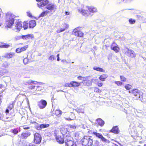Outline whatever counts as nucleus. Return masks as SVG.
<instances>
[{"instance_id":"8fccbe9b","label":"nucleus","mask_w":146,"mask_h":146,"mask_svg":"<svg viewBox=\"0 0 146 146\" xmlns=\"http://www.w3.org/2000/svg\"><path fill=\"white\" fill-rule=\"evenodd\" d=\"M16 52L17 53H20L21 52V50L20 47L16 49Z\"/></svg>"},{"instance_id":"2f4dec72","label":"nucleus","mask_w":146,"mask_h":146,"mask_svg":"<svg viewBox=\"0 0 146 146\" xmlns=\"http://www.w3.org/2000/svg\"><path fill=\"white\" fill-rule=\"evenodd\" d=\"M47 12L46 11H44L39 16V17H43L44 16L46 15L47 13Z\"/></svg>"},{"instance_id":"393cba45","label":"nucleus","mask_w":146,"mask_h":146,"mask_svg":"<svg viewBox=\"0 0 146 146\" xmlns=\"http://www.w3.org/2000/svg\"><path fill=\"white\" fill-rule=\"evenodd\" d=\"M46 7L47 9L51 11L54 9V5L52 4H49L47 5Z\"/></svg>"},{"instance_id":"49530a36","label":"nucleus","mask_w":146,"mask_h":146,"mask_svg":"<svg viewBox=\"0 0 146 146\" xmlns=\"http://www.w3.org/2000/svg\"><path fill=\"white\" fill-rule=\"evenodd\" d=\"M64 86L65 87H72V85L71 84V82L70 83H66L65 84Z\"/></svg>"},{"instance_id":"052dcab7","label":"nucleus","mask_w":146,"mask_h":146,"mask_svg":"<svg viewBox=\"0 0 146 146\" xmlns=\"http://www.w3.org/2000/svg\"><path fill=\"white\" fill-rule=\"evenodd\" d=\"M70 14V12L68 11H65V14L66 15H68Z\"/></svg>"},{"instance_id":"e2e57ef3","label":"nucleus","mask_w":146,"mask_h":146,"mask_svg":"<svg viewBox=\"0 0 146 146\" xmlns=\"http://www.w3.org/2000/svg\"><path fill=\"white\" fill-rule=\"evenodd\" d=\"M57 60L58 61H59L60 60V59H59V54H58L57 55Z\"/></svg>"},{"instance_id":"423d86ee","label":"nucleus","mask_w":146,"mask_h":146,"mask_svg":"<svg viewBox=\"0 0 146 146\" xmlns=\"http://www.w3.org/2000/svg\"><path fill=\"white\" fill-rule=\"evenodd\" d=\"M38 1L37 5L40 8L43 9V7L46 5L48 1L47 0H36Z\"/></svg>"},{"instance_id":"f257e3e1","label":"nucleus","mask_w":146,"mask_h":146,"mask_svg":"<svg viewBox=\"0 0 146 146\" xmlns=\"http://www.w3.org/2000/svg\"><path fill=\"white\" fill-rule=\"evenodd\" d=\"M16 16L11 12H8L5 14V19L7 27H11L15 32H19L22 27V22L16 20Z\"/></svg>"},{"instance_id":"69168bd1","label":"nucleus","mask_w":146,"mask_h":146,"mask_svg":"<svg viewBox=\"0 0 146 146\" xmlns=\"http://www.w3.org/2000/svg\"><path fill=\"white\" fill-rule=\"evenodd\" d=\"M72 146H78L76 144V143H73V144L72 145Z\"/></svg>"},{"instance_id":"a18cd8bd","label":"nucleus","mask_w":146,"mask_h":146,"mask_svg":"<svg viewBox=\"0 0 146 146\" xmlns=\"http://www.w3.org/2000/svg\"><path fill=\"white\" fill-rule=\"evenodd\" d=\"M55 99L54 98V96L52 95H51V101L52 103V106H53L54 103V100Z\"/></svg>"},{"instance_id":"de8ad7c7","label":"nucleus","mask_w":146,"mask_h":146,"mask_svg":"<svg viewBox=\"0 0 146 146\" xmlns=\"http://www.w3.org/2000/svg\"><path fill=\"white\" fill-rule=\"evenodd\" d=\"M54 55H52L50 56L49 58V60L52 61L54 60Z\"/></svg>"},{"instance_id":"7ed1b4c3","label":"nucleus","mask_w":146,"mask_h":146,"mask_svg":"<svg viewBox=\"0 0 146 146\" xmlns=\"http://www.w3.org/2000/svg\"><path fill=\"white\" fill-rule=\"evenodd\" d=\"M93 141L89 136H85L82 138L81 142L83 146H91L92 145Z\"/></svg>"},{"instance_id":"09e8293b","label":"nucleus","mask_w":146,"mask_h":146,"mask_svg":"<svg viewBox=\"0 0 146 146\" xmlns=\"http://www.w3.org/2000/svg\"><path fill=\"white\" fill-rule=\"evenodd\" d=\"M28 62V60L27 58H25L23 60V62L25 64H27Z\"/></svg>"},{"instance_id":"f704fd0d","label":"nucleus","mask_w":146,"mask_h":146,"mask_svg":"<svg viewBox=\"0 0 146 146\" xmlns=\"http://www.w3.org/2000/svg\"><path fill=\"white\" fill-rule=\"evenodd\" d=\"M42 129L44 128L48 127L49 125L48 124H42L40 125Z\"/></svg>"},{"instance_id":"dca6fc26","label":"nucleus","mask_w":146,"mask_h":146,"mask_svg":"<svg viewBox=\"0 0 146 146\" xmlns=\"http://www.w3.org/2000/svg\"><path fill=\"white\" fill-rule=\"evenodd\" d=\"M86 78H85L84 80L82 82L83 84L87 86H90L92 84L91 81L89 80L86 79Z\"/></svg>"},{"instance_id":"aec40b11","label":"nucleus","mask_w":146,"mask_h":146,"mask_svg":"<svg viewBox=\"0 0 146 146\" xmlns=\"http://www.w3.org/2000/svg\"><path fill=\"white\" fill-rule=\"evenodd\" d=\"M96 121L97 122L98 125L101 126L102 127L104 126L105 124L104 121L103 120L99 118L96 120Z\"/></svg>"},{"instance_id":"bb28decb","label":"nucleus","mask_w":146,"mask_h":146,"mask_svg":"<svg viewBox=\"0 0 146 146\" xmlns=\"http://www.w3.org/2000/svg\"><path fill=\"white\" fill-rule=\"evenodd\" d=\"M132 93L135 96H137L139 94V90L137 89L133 90L132 91Z\"/></svg>"},{"instance_id":"4d7b16f0","label":"nucleus","mask_w":146,"mask_h":146,"mask_svg":"<svg viewBox=\"0 0 146 146\" xmlns=\"http://www.w3.org/2000/svg\"><path fill=\"white\" fill-rule=\"evenodd\" d=\"M27 15L29 17H32V15H31V13L29 12H27Z\"/></svg>"},{"instance_id":"ea45409f","label":"nucleus","mask_w":146,"mask_h":146,"mask_svg":"<svg viewBox=\"0 0 146 146\" xmlns=\"http://www.w3.org/2000/svg\"><path fill=\"white\" fill-rule=\"evenodd\" d=\"M120 79L121 81L123 82H125L126 80V78L124 77L121 76H120Z\"/></svg>"},{"instance_id":"72a5a7b5","label":"nucleus","mask_w":146,"mask_h":146,"mask_svg":"<svg viewBox=\"0 0 146 146\" xmlns=\"http://www.w3.org/2000/svg\"><path fill=\"white\" fill-rule=\"evenodd\" d=\"M129 21L131 24H134L135 23V20L132 19H130L129 20Z\"/></svg>"},{"instance_id":"c03bdc74","label":"nucleus","mask_w":146,"mask_h":146,"mask_svg":"<svg viewBox=\"0 0 146 146\" xmlns=\"http://www.w3.org/2000/svg\"><path fill=\"white\" fill-rule=\"evenodd\" d=\"M68 126L72 129H75L76 128V126L74 125L69 124L68 125Z\"/></svg>"},{"instance_id":"cd10ccee","label":"nucleus","mask_w":146,"mask_h":146,"mask_svg":"<svg viewBox=\"0 0 146 146\" xmlns=\"http://www.w3.org/2000/svg\"><path fill=\"white\" fill-rule=\"evenodd\" d=\"M62 111L60 110H55V115L58 117H60L62 113Z\"/></svg>"},{"instance_id":"9d476101","label":"nucleus","mask_w":146,"mask_h":146,"mask_svg":"<svg viewBox=\"0 0 146 146\" xmlns=\"http://www.w3.org/2000/svg\"><path fill=\"white\" fill-rule=\"evenodd\" d=\"M73 139L71 136H68L66 138L65 142L68 146H72L74 143Z\"/></svg>"},{"instance_id":"a19ab883","label":"nucleus","mask_w":146,"mask_h":146,"mask_svg":"<svg viewBox=\"0 0 146 146\" xmlns=\"http://www.w3.org/2000/svg\"><path fill=\"white\" fill-rule=\"evenodd\" d=\"M15 39L16 40H20L21 39H22V36H16L15 37Z\"/></svg>"},{"instance_id":"2eb2a0df","label":"nucleus","mask_w":146,"mask_h":146,"mask_svg":"<svg viewBox=\"0 0 146 146\" xmlns=\"http://www.w3.org/2000/svg\"><path fill=\"white\" fill-rule=\"evenodd\" d=\"M22 39L23 40H27L31 39L33 37V35L32 34H28L26 35H23Z\"/></svg>"},{"instance_id":"338daca9","label":"nucleus","mask_w":146,"mask_h":146,"mask_svg":"<svg viewBox=\"0 0 146 146\" xmlns=\"http://www.w3.org/2000/svg\"><path fill=\"white\" fill-rule=\"evenodd\" d=\"M96 80L95 79H92V81L93 82H96Z\"/></svg>"},{"instance_id":"f8f14e48","label":"nucleus","mask_w":146,"mask_h":146,"mask_svg":"<svg viewBox=\"0 0 146 146\" xmlns=\"http://www.w3.org/2000/svg\"><path fill=\"white\" fill-rule=\"evenodd\" d=\"M73 33L76 36L81 37L83 35V33L81 31H78L77 29H74L73 31Z\"/></svg>"},{"instance_id":"680f3d73","label":"nucleus","mask_w":146,"mask_h":146,"mask_svg":"<svg viewBox=\"0 0 146 146\" xmlns=\"http://www.w3.org/2000/svg\"><path fill=\"white\" fill-rule=\"evenodd\" d=\"M9 109H6V111H5V112L7 114V113H9Z\"/></svg>"},{"instance_id":"4468645a","label":"nucleus","mask_w":146,"mask_h":146,"mask_svg":"<svg viewBox=\"0 0 146 146\" xmlns=\"http://www.w3.org/2000/svg\"><path fill=\"white\" fill-rule=\"evenodd\" d=\"M31 135V133L29 131L23 133L21 135V137L22 139H26Z\"/></svg>"},{"instance_id":"4c0bfd02","label":"nucleus","mask_w":146,"mask_h":146,"mask_svg":"<svg viewBox=\"0 0 146 146\" xmlns=\"http://www.w3.org/2000/svg\"><path fill=\"white\" fill-rule=\"evenodd\" d=\"M11 130V132L15 134H17L18 133V130L16 129H14Z\"/></svg>"},{"instance_id":"20e7f679","label":"nucleus","mask_w":146,"mask_h":146,"mask_svg":"<svg viewBox=\"0 0 146 146\" xmlns=\"http://www.w3.org/2000/svg\"><path fill=\"white\" fill-rule=\"evenodd\" d=\"M67 132V129L65 128H63L62 129V135L61 136L58 135L56 136V139L57 141L60 144L64 143L65 141L64 139V135H65Z\"/></svg>"},{"instance_id":"5fc2aeb1","label":"nucleus","mask_w":146,"mask_h":146,"mask_svg":"<svg viewBox=\"0 0 146 146\" xmlns=\"http://www.w3.org/2000/svg\"><path fill=\"white\" fill-rule=\"evenodd\" d=\"M35 86H30L29 87V88L30 89H33L35 88Z\"/></svg>"},{"instance_id":"9b49d317","label":"nucleus","mask_w":146,"mask_h":146,"mask_svg":"<svg viewBox=\"0 0 146 146\" xmlns=\"http://www.w3.org/2000/svg\"><path fill=\"white\" fill-rule=\"evenodd\" d=\"M69 27L68 24L64 23L61 25L60 29V30H58L56 31V32L58 33H60V32L64 31L66 29H67Z\"/></svg>"},{"instance_id":"4be33fe9","label":"nucleus","mask_w":146,"mask_h":146,"mask_svg":"<svg viewBox=\"0 0 146 146\" xmlns=\"http://www.w3.org/2000/svg\"><path fill=\"white\" fill-rule=\"evenodd\" d=\"M111 131L115 133H118L119 132V130L117 126L113 127L111 130Z\"/></svg>"},{"instance_id":"6ab92c4d","label":"nucleus","mask_w":146,"mask_h":146,"mask_svg":"<svg viewBox=\"0 0 146 146\" xmlns=\"http://www.w3.org/2000/svg\"><path fill=\"white\" fill-rule=\"evenodd\" d=\"M35 82H37L34 81H33L31 80H28L25 81L23 82V84L25 85H30V84H35Z\"/></svg>"},{"instance_id":"bf43d9fd","label":"nucleus","mask_w":146,"mask_h":146,"mask_svg":"<svg viewBox=\"0 0 146 146\" xmlns=\"http://www.w3.org/2000/svg\"><path fill=\"white\" fill-rule=\"evenodd\" d=\"M23 129H30L29 127L24 126L23 127Z\"/></svg>"},{"instance_id":"39448f33","label":"nucleus","mask_w":146,"mask_h":146,"mask_svg":"<svg viewBox=\"0 0 146 146\" xmlns=\"http://www.w3.org/2000/svg\"><path fill=\"white\" fill-rule=\"evenodd\" d=\"M123 52L127 56L131 57L134 58L136 56V54L134 51L131 49L127 48H124L123 50Z\"/></svg>"},{"instance_id":"a211bd4d","label":"nucleus","mask_w":146,"mask_h":146,"mask_svg":"<svg viewBox=\"0 0 146 146\" xmlns=\"http://www.w3.org/2000/svg\"><path fill=\"white\" fill-rule=\"evenodd\" d=\"M15 55V53L13 52H10L9 53L5 54L3 57L9 59L12 58Z\"/></svg>"},{"instance_id":"473e14b6","label":"nucleus","mask_w":146,"mask_h":146,"mask_svg":"<svg viewBox=\"0 0 146 146\" xmlns=\"http://www.w3.org/2000/svg\"><path fill=\"white\" fill-rule=\"evenodd\" d=\"M28 47V45H26L23 47L20 48L21 52H22L25 50H26V49Z\"/></svg>"},{"instance_id":"5701e85b","label":"nucleus","mask_w":146,"mask_h":146,"mask_svg":"<svg viewBox=\"0 0 146 146\" xmlns=\"http://www.w3.org/2000/svg\"><path fill=\"white\" fill-rule=\"evenodd\" d=\"M80 83L78 82H77L72 81L71 82V84L72 85V87H78L79 86Z\"/></svg>"},{"instance_id":"6e6552de","label":"nucleus","mask_w":146,"mask_h":146,"mask_svg":"<svg viewBox=\"0 0 146 146\" xmlns=\"http://www.w3.org/2000/svg\"><path fill=\"white\" fill-rule=\"evenodd\" d=\"M93 133L96 137L101 139V140L103 142L107 143L109 142V141L104 137L102 134L95 132H93Z\"/></svg>"},{"instance_id":"c9c22d12","label":"nucleus","mask_w":146,"mask_h":146,"mask_svg":"<svg viewBox=\"0 0 146 146\" xmlns=\"http://www.w3.org/2000/svg\"><path fill=\"white\" fill-rule=\"evenodd\" d=\"M114 83L118 86H120L123 84V82L120 81H115V82Z\"/></svg>"},{"instance_id":"58836bf2","label":"nucleus","mask_w":146,"mask_h":146,"mask_svg":"<svg viewBox=\"0 0 146 146\" xmlns=\"http://www.w3.org/2000/svg\"><path fill=\"white\" fill-rule=\"evenodd\" d=\"M131 86L129 84H127L125 86V88L127 90H129L131 88Z\"/></svg>"},{"instance_id":"0e129e2a","label":"nucleus","mask_w":146,"mask_h":146,"mask_svg":"<svg viewBox=\"0 0 146 146\" xmlns=\"http://www.w3.org/2000/svg\"><path fill=\"white\" fill-rule=\"evenodd\" d=\"M133 0H123V1L125 2H129L131 1H132Z\"/></svg>"},{"instance_id":"864d4df0","label":"nucleus","mask_w":146,"mask_h":146,"mask_svg":"<svg viewBox=\"0 0 146 146\" xmlns=\"http://www.w3.org/2000/svg\"><path fill=\"white\" fill-rule=\"evenodd\" d=\"M37 129L38 130H41L42 129L40 125H38L37 126Z\"/></svg>"},{"instance_id":"774afa93","label":"nucleus","mask_w":146,"mask_h":146,"mask_svg":"<svg viewBox=\"0 0 146 146\" xmlns=\"http://www.w3.org/2000/svg\"><path fill=\"white\" fill-rule=\"evenodd\" d=\"M112 141H115V142H117V143H118V144H119L120 146H121V145L120 143H119V142H117V141H116L115 140H113Z\"/></svg>"},{"instance_id":"0eeeda50","label":"nucleus","mask_w":146,"mask_h":146,"mask_svg":"<svg viewBox=\"0 0 146 146\" xmlns=\"http://www.w3.org/2000/svg\"><path fill=\"white\" fill-rule=\"evenodd\" d=\"M41 136L38 133H36L34 134V143L36 144H39L41 141Z\"/></svg>"},{"instance_id":"c756f323","label":"nucleus","mask_w":146,"mask_h":146,"mask_svg":"<svg viewBox=\"0 0 146 146\" xmlns=\"http://www.w3.org/2000/svg\"><path fill=\"white\" fill-rule=\"evenodd\" d=\"M10 46V45L9 44L4 43L3 45L0 46V48H7Z\"/></svg>"},{"instance_id":"b1692460","label":"nucleus","mask_w":146,"mask_h":146,"mask_svg":"<svg viewBox=\"0 0 146 146\" xmlns=\"http://www.w3.org/2000/svg\"><path fill=\"white\" fill-rule=\"evenodd\" d=\"M22 146H37L31 143L27 142H24L22 143Z\"/></svg>"},{"instance_id":"603ef678","label":"nucleus","mask_w":146,"mask_h":146,"mask_svg":"<svg viewBox=\"0 0 146 146\" xmlns=\"http://www.w3.org/2000/svg\"><path fill=\"white\" fill-rule=\"evenodd\" d=\"M42 89L41 87L40 86H37L36 89V90L37 91H40Z\"/></svg>"},{"instance_id":"3c124183","label":"nucleus","mask_w":146,"mask_h":146,"mask_svg":"<svg viewBox=\"0 0 146 146\" xmlns=\"http://www.w3.org/2000/svg\"><path fill=\"white\" fill-rule=\"evenodd\" d=\"M78 80H82L83 81H84L85 79V78L81 76H79L78 77Z\"/></svg>"},{"instance_id":"7c9ffc66","label":"nucleus","mask_w":146,"mask_h":146,"mask_svg":"<svg viewBox=\"0 0 146 146\" xmlns=\"http://www.w3.org/2000/svg\"><path fill=\"white\" fill-rule=\"evenodd\" d=\"M9 65V63L7 62H5L3 64L2 66L3 67L6 68H7Z\"/></svg>"},{"instance_id":"37998d69","label":"nucleus","mask_w":146,"mask_h":146,"mask_svg":"<svg viewBox=\"0 0 146 146\" xmlns=\"http://www.w3.org/2000/svg\"><path fill=\"white\" fill-rule=\"evenodd\" d=\"M13 107L14 105L12 103V104H10L9 106L8 107V108L10 110H11L13 108Z\"/></svg>"},{"instance_id":"f03ea898","label":"nucleus","mask_w":146,"mask_h":146,"mask_svg":"<svg viewBox=\"0 0 146 146\" xmlns=\"http://www.w3.org/2000/svg\"><path fill=\"white\" fill-rule=\"evenodd\" d=\"M88 10H83L82 9H78V11L80 12L84 15L86 16H89L93 15L91 14L92 13H94L96 12L97 9L94 7H88Z\"/></svg>"},{"instance_id":"c85d7f7f","label":"nucleus","mask_w":146,"mask_h":146,"mask_svg":"<svg viewBox=\"0 0 146 146\" xmlns=\"http://www.w3.org/2000/svg\"><path fill=\"white\" fill-rule=\"evenodd\" d=\"M75 110L78 113H84V109L80 108H77L76 109H75Z\"/></svg>"},{"instance_id":"1a4fd4ad","label":"nucleus","mask_w":146,"mask_h":146,"mask_svg":"<svg viewBox=\"0 0 146 146\" xmlns=\"http://www.w3.org/2000/svg\"><path fill=\"white\" fill-rule=\"evenodd\" d=\"M47 104L46 101L43 100H41L37 103V105L40 109H43L45 108Z\"/></svg>"},{"instance_id":"f3484780","label":"nucleus","mask_w":146,"mask_h":146,"mask_svg":"<svg viewBox=\"0 0 146 146\" xmlns=\"http://www.w3.org/2000/svg\"><path fill=\"white\" fill-rule=\"evenodd\" d=\"M36 25V22L35 20H32L29 21V25L30 28H33Z\"/></svg>"},{"instance_id":"e433bc0d","label":"nucleus","mask_w":146,"mask_h":146,"mask_svg":"<svg viewBox=\"0 0 146 146\" xmlns=\"http://www.w3.org/2000/svg\"><path fill=\"white\" fill-rule=\"evenodd\" d=\"M23 24V27L24 29H27L28 27V23L26 22H24Z\"/></svg>"},{"instance_id":"412c9836","label":"nucleus","mask_w":146,"mask_h":146,"mask_svg":"<svg viewBox=\"0 0 146 146\" xmlns=\"http://www.w3.org/2000/svg\"><path fill=\"white\" fill-rule=\"evenodd\" d=\"M108 77V75L107 74H102L99 77V79L102 81H105V79Z\"/></svg>"},{"instance_id":"a878e982","label":"nucleus","mask_w":146,"mask_h":146,"mask_svg":"<svg viewBox=\"0 0 146 146\" xmlns=\"http://www.w3.org/2000/svg\"><path fill=\"white\" fill-rule=\"evenodd\" d=\"M93 69L94 70L100 72H104L105 71L104 70L103 68L99 67H93Z\"/></svg>"},{"instance_id":"79ce46f5","label":"nucleus","mask_w":146,"mask_h":146,"mask_svg":"<svg viewBox=\"0 0 146 146\" xmlns=\"http://www.w3.org/2000/svg\"><path fill=\"white\" fill-rule=\"evenodd\" d=\"M94 91L95 92L97 93H100L101 92V91L99 90V89L97 88H95L94 89Z\"/></svg>"},{"instance_id":"6e6d98bb","label":"nucleus","mask_w":146,"mask_h":146,"mask_svg":"<svg viewBox=\"0 0 146 146\" xmlns=\"http://www.w3.org/2000/svg\"><path fill=\"white\" fill-rule=\"evenodd\" d=\"M98 85L99 87H101L103 85V84L101 82H98L97 84Z\"/></svg>"},{"instance_id":"ddd939ff","label":"nucleus","mask_w":146,"mask_h":146,"mask_svg":"<svg viewBox=\"0 0 146 146\" xmlns=\"http://www.w3.org/2000/svg\"><path fill=\"white\" fill-rule=\"evenodd\" d=\"M111 49L114 51L115 52H119V48L118 45L115 42H113L111 47Z\"/></svg>"},{"instance_id":"13d9d810","label":"nucleus","mask_w":146,"mask_h":146,"mask_svg":"<svg viewBox=\"0 0 146 146\" xmlns=\"http://www.w3.org/2000/svg\"><path fill=\"white\" fill-rule=\"evenodd\" d=\"M65 119L67 120L71 121V120H73V119H74V118H73V119H71L70 118H65Z\"/></svg>"}]
</instances>
